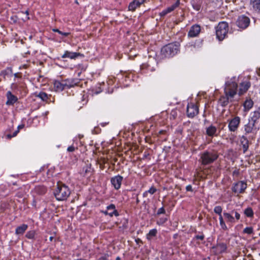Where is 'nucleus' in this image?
Wrapping results in <instances>:
<instances>
[{
  "label": "nucleus",
  "mask_w": 260,
  "mask_h": 260,
  "mask_svg": "<svg viewBox=\"0 0 260 260\" xmlns=\"http://www.w3.org/2000/svg\"><path fill=\"white\" fill-rule=\"evenodd\" d=\"M237 81L238 79L236 76L226 79L224 84V94L220 96L218 101L222 107H225L230 102H232L237 93L239 96L243 95L251 86L249 79L248 77H245L239 83V88L238 90Z\"/></svg>",
  "instance_id": "obj_1"
},
{
  "label": "nucleus",
  "mask_w": 260,
  "mask_h": 260,
  "mask_svg": "<svg viewBox=\"0 0 260 260\" xmlns=\"http://www.w3.org/2000/svg\"><path fill=\"white\" fill-rule=\"evenodd\" d=\"M70 193L71 191L69 187L62 183H58L54 191V196L58 201L67 200Z\"/></svg>",
  "instance_id": "obj_2"
},
{
  "label": "nucleus",
  "mask_w": 260,
  "mask_h": 260,
  "mask_svg": "<svg viewBox=\"0 0 260 260\" xmlns=\"http://www.w3.org/2000/svg\"><path fill=\"white\" fill-rule=\"evenodd\" d=\"M179 50L178 43H170L164 46L161 50V54L165 57H171L175 55Z\"/></svg>",
  "instance_id": "obj_3"
},
{
  "label": "nucleus",
  "mask_w": 260,
  "mask_h": 260,
  "mask_svg": "<svg viewBox=\"0 0 260 260\" xmlns=\"http://www.w3.org/2000/svg\"><path fill=\"white\" fill-rule=\"evenodd\" d=\"M218 157L217 153L213 151H205L201 154L200 159L203 165H208L213 163Z\"/></svg>",
  "instance_id": "obj_4"
},
{
  "label": "nucleus",
  "mask_w": 260,
  "mask_h": 260,
  "mask_svg": "<svg viewBox=\"0 0 260 260\" xmlns=\"http://www.w3.org/2000/svg\"><path fill=\"white\" fill-rule=\"evenodd\" d=\"M229 31V25L226 22H219L216 27V38L219 41H222L226 36Z\"/></svg>",
  "instance_id": "obj_5"
},
{
  "label": "nucleus",
  "mask_w": 260,
  "mask_h": 260,
  "mask_svg": "<svg viewBox=\"0 0 260 260\" xmlns=\"http://www.w3.org/2000/svg\"><path fill=\"white\" fill-rule=\"evenodd\" d=\"M223 214L226 219V222L230 224H233L236 223V222L238 221L241 217L240 214L237 210H232L231 211V213L224 212Z\"/></svg>",
  "instance_id": "obj_6"
},
{
  "label": "nucleus",
  "mask_w": 260,
  "mask_h": 260,
  "mask_svg": "<svg viewBox=\"0 0 260 260\" xmlns=\"http://www.w3.org/2000/svg\"><path fill=\"white\" fill-rule=\"evenodd\" d=\"M237 26L241 29L246 28L250 24V19L248 17L242 15L239 16L236 21Z\"/></svg>",
  "instance_id": "obj_7"
},
{
  "label": "nucleus",
  "mask_w": 260,
  "mask_h": 260,
  "mask_svg": "<svg viewBox=\"0 0 260 260\" xmlns=\"http://www.w3.org/2000/svg\"><path fill=\"white\" fill-rule=\"evenodd\" d=\"M187 116L193 118L199 113V106L193 103H190L187 107Z\"/></svg>",
  "instance_id": "obj_8"
},
{
  "label": "nucleus",
  "mask_w": 260,
  "mask_h": 260,
  "mask_svg": "<svg viewBox=\"0 0 260 260\" xmlns=\"http://www.w3.org/2000/svg\"><path fill=\"white\" fill-rule=\"evenodd\" d=\"M246 188V183L244 181H241L234 184L232 187V191L236 193H242Z\"/></svg>",
  "instance_id": "obj_9"
},
{
  "label": "nucleus",
  "mask_w": 260,
  "mask_h": 260,
  "mask_svg": "<svg viewBox=\"0 0 260 260\" xmlns=\"http://www.w3.org/2000/svg\"><path fill=\"white\" fill-rule=\"evenodd\" d=\"M240 118L238 116L232 119L229 121L228 125L230 131L233 132H235L239 127V124L240 123Z\"/></svg>",
  "instance_id": "obj_10"
},
{
  "label": "nucleus",
  "mask_w": 260,
  "mask_h": 260,
  "mask_svg": "<svg viewBox=\"0 0 260 260\" xmlns=\"http://www.w3.org/2000/svg\"><path fill=\"white\" fill-rule=\"evenodd\" d=\"M201 31V27L198 24L193 25L188 32V37L194 38L197 37Z\"/></svg>",
  "instance_id": "obj_11"
},
{
  "label": "nucleus",
  "mask_w": 260,
  "mask_h": 260,
  "mask_svg": "<svg viewBox=\"0 0 260 260\" xmlns=\"http://www.w3.org/2000/svg\"><path fill=\"white\" fill-rule=\"evenodd\" d=\"M123 177L120 175H117L111 179V182L116 189H118L120 188Z\"/></svg>",
  "instance_id": "obj_12"
},
{
  "label": "nucleus",
  "mask_w": 260,
  "mask_h": 260,
  "mask_svg": "<svg viewBox=\"0 0 260 260\" xmlns=\"http://www.w3.org/2000/svg\"><path fill=\"white\" fill-rule=\"evenodd\" d=\"M115 208V206L114 204H110L107 207V210L103 212L105 215H108L110 217H112L113 215L118 216L119 213Z\"/></svg>",
  "instance_id": "obj_13"
},
{
  "label": "nucleus",
  "mask_w": 260,
  "mask_h": 260,
  "mask_svg": "<svg viewBox=\"0 0 260 260\" xmlns=\"http://www.w3.org/2000/svg\"><path fill=\"white\" fill-rule=\"evenodd\" d=\"M6 96L7 99V101L6 102L7 105H13L18 100L17 96L13 94L10 91H8L7 92Z\"/></svg>",
  "instance_id": "obj_14"
},
{
  "label": "nucleus",
  "mask_w": 260,
  "mask_h": 260,
  "mask_svg": "<svg viewBox=\"0 0 260 260\" xmlns=\"http://www.w3.org/2000/svg\"><path fill=\"white\" fill-rule=\"evenodd\" d=\"M227 247L226 244L221 243L217 244L215 246L213 247L214 252L216 254H219L225 252L226 250Z\"/></svg>",
  "instance_id": "obj_15"
},
{
  "label": "nucleus",
  "mask_w": 260,
  "mask_h": 260,
  "mask_svg": "<svg viewBox=\"0 0 260 260\" xmlns=\"http://www.w3.org/2000/svg\"><path fill=\"white\" fill-rule=\"evenodd\" d=\"M240 143L241 145L242 146V148L243 149V152L245 153L246 151L248 150L249 147V142L247 140V138L244 136H242L240 138Z\"/></svg>",
  "instance_id": "obj_16"
},
{
  "label": "nucleus",
  "mask_w": 260,
  "mask_h": 260,
  "mask_svg": "<svg viewBox=\"0 0 260 260\" xmlns=\"http://www.w3.org/2000/svg\"><path fill=\"white\" fill-rule=\"evenodd\" d=\"M80 53L77 52H70L69 51H66L64 54L61 56L62 58H69L70 59H75L79 56Z\"/></svg>",
  "instance_id": "obj_17"
},
{
  "label": "nucleus",
  "mask_w": 260,
  "mask_h": 260,
  "mask_svg": "<svg viewBox=\"0 0 260 260\" xmlns=\"http://www.w3.org/2000/svg\"><path fill=\"white\" fill-rule=\"evenodd\" d=\"M66 84L63 83L62 80L61 81H55L54 82V88L56 91H61L64 89Z\"/></svg>",
  "instance_id": "obj_18"
},
{
  "label": "nucleus",
  "mask_w": 260,
  "mask_h": 260,
  "mask_svg": "<svg viewBox=\"0 0 260 260\" xmlns=\"http://www.w3.org/2000/svg\"><path fill=\"white\" fill-rule=\"evenodd\" d=\"M255 123L249 120V122L247 124L245 125L244 129L246 134H249L252 132L254 127L255 126Z\"/></svg>",
  "instance_id": "obj_19"
},
{
  "label": "nucleus",
  "mask_w": 260,
  "mask_h": 260,
  "mask_svg": "<svg viewBox=\"0 0 260 260\" xmlns=\"http://www.w3.org/2000/svg\"><path fill=\"white\" fill-rule=\"evenodd\" d=\"M28 225L26 224H22L18 226L15 230V234L17 235H22L27 230Z\"/></svg>",
  "instance_id": "obj_20"
},
{
  "label": "nucleus",
  "mask_w": 260,
  "mask_h": 260,
  "mask_svg": "<svg viewBox=\"0 0 260 260\" xmlns=\"http://www.w3.org/2000/svg\"><path fill=\"white\" fill-rule=\"evenodd\" d=\"M217 128L215 126L212 125L206 128V134L209 137H213L217 136Z\"/></svg>",
  "instance_id": "obj_21"
},
{
  "label": "nucleus",
  "mask_w": 260,
  "mask_h": 260,
  "mask_svg": "<svg viewBox=\"0 0 260 260\" xmlns=\"http://www.w3.org/2000/svg\"><path fill=\"white\" fill-rule=\"evenodd\" d=\"M34 191L38 194L42 195L46 193L47 188L43 185H38L35 187Z\"/></svg>",
  "instance_id": "obj_22"
},
{
  "label": "nucleus",
  "mask_w": 260,
  "mask_h": 260,
  "mask_svg": "<svg viewBox=\"0 0 260 260\" xmlns=\"http://www.w3.org/2000/svg\"><path fill=\"white\" fill-rule=\"evenodd\" d=\"M202 4V0H192L191 1L192 6L196 11H199L201 9Z\"/></svg>",
  "instance_id": "obj_23"
},
{
  "label": "nucleus",
  "mask_w": 260,
  "mask_h": 260,
  "mask_svg": "<svg viewBox=\"0 0 260 260\" xmlns=\"http://www.w3.org/2000/svg\"><path fill=\"white\" fill-rule=\"evenodd\" d=\"M260 118V108L253 112L252 115L250 119L256 123L257 120Z\"/></svg>",
  "instance_id": "obj_24"
},
{
  "label": "nucleus",
  "mask_w": 260,
  "mask_h": 260,
  "mask_svg": "<svg viewBox=\"0 0 260 260\" xmlns=\"http://www.w3.org/2000/svg\"><path fill=\"white\" fill-rule=\"evenodd\" d=\"M37 96L41 99L43 101L48 102V100L50 99L51 95L44 92H40Z\"/></svg>",
  "instance_id": "obj_25"
},
{
  "label": "nucleus",
  "mask_w": 260,
  "mask_h": 260,
  "mask_svg": "<svg viewBox=\"0 0 260 260\" xmlns=\"http://www.w3.org/2000/svg\"><path fill=\"white\" fill-rule=\"evenodd\" d=\"M253 105V102L251 99H247L243 104L245 111H249Z\"/></svg>",
  "instance_id": "obj_26"
},
{
  "label": "nucleus",
  "mask_w": 260,
  "mask_h": 260,
  "mask_svg": "<svg viewBox=\"0 0 260 260\" xmlns=\"http://www.w3.org/2000/svg\"><path fill=\"white\" fill-rule=\"evenodd\" d=\"M252 5L253 9L260 14V0H254Z\"/></svg>",
  "instance_id": "obj_27"
},
{
  "label": "nucleus",
  "mask_w": 260,
  "mask_h": 260,
  "mask_svg": "<svg viewBox=\"0 0 260 260\" xmlns=\"http://www.w3.org/2000/svg\"><path fill=\"white\" fill-rule=\"evenodd\" d=\"M140 5H139L138 4H137V2L135 0H134L133 2H132L129 6H128V10L129 11H134L137 8L140 7Z\"/></svg>",
  "instance_id": "obj_28"
},
{
  "label": "nucleus",
  "mask_w": 260,
  "mask_h": 260,
  "mask_svg": "<svg viewBox=\"0 0 260 260\" xmlns=\"http://www.w3.org/2000/svg\"><path fill=\"white\" fill-rule=\"evenodd\" d=\"M157 233V230L155 229L150 230L146 236L147 239L151 240L153 237H155Z\"/></svg>",
  "instance_id": "obj_29"
},
{
  "label": "nucleus",
  "mask_w": 260,
  "mask_h": 260,
  "mask_svg": "<svg viewBox=\"0 0 260 260\" xmlns=\"http://www.w3.org/2000/svg\"><path fill=\"white\" fill-rule=\"evenodd\" d=\"M244 213L248 217H253L254 214L253 211L250 207L245 209Z\"/></svg>",
  "instance_id": "obj_30"
},
{
  "label": "nucleus",
  "mask_w": 260,
  "mask_h": 260,
  "mask_svg": "<svg viewBox=\"0 0 260 260\" xmlns=\"http://www.w3.org/2000/svg\"><path fill=\"white\" fill-rule=\"evenodd\" d=\"M219 224L221 226V228L224 231H226L228 230V227L225 224V223L224 221L223 220V218L222 215H220L219 216Z\"/></svg>",
  "instance_id": "obj_31"
},
{
  "label": "nucleus",
  "mask_w": 260,
  "mask_h": 260,
  "mask_svg": "<svg viewBox=\"0 0 260 260\" xmlns=\"http://www.w3.org/2000/svg\"><path fill=\"white\" fill-rule=\"evenodd\" d=\"M36 233L35 231H29L25 235V237L29 239H34Z\"/></svg>",
  "instance_id": "obj_32"
},
{
  "label": "nucleus",
  "mask_w": 260,
  "mask_h": 260,
  "mask_svg": "<svg viewBox=\"0 0 260 260\" xmlns=\"http://www.w3.org/2000/svg\"><path fill=\"white\" fill-rule=\"evenodd\" d=\"M63 83L66 84V85L64 86V89L66 88H70L73 86V83L72 82H71L70 80L67 79L65 80H62Z\"/></svg>",
  "instance_id": "obj_33"
},
{
  "label": "nucleus",
  "mask_w": 260,
  "mask_h": 260,
  "mask_svg": "<svg viewBox=\"0 0 260 260\" xmlns=\"http://www.w3.org/2000/svg\"><path fill=\"white\" fill-rule=\"evenodd\" d=\"M222 211V208L220 206H215L214 208V212L218 214L219 216H220L221 215V213Z\"/></svg>",
  "instance_id": "obj_34"
},
{
  "label": "nucleus",
  "mask_w": 260,
  "mask_h": 260,
  "mask_svg": "<svg viewBox=\"0 0 260 260\" xmlns=\"http://www.w3.org/2000/svg\"><path fill=\"white\" fill-rule=\"evenodd\" d=\"M172 11H172V9L170 7H169L167 9L164 10L161 12L160 13V16L161 17L165 16L167 14L171 13Z\"/></svg>",
  "instance_id": "obj_35"
},
{
  "label": "nucleus",
  "mask_w": 260,
  "mask_h": 260,
  "mask_svg": "<svg viewBox=\"0 0 260 260\" xmlns=\"http://www.w3.org/2000/svg\"><path fill=\"white\" fill-rule=\"evenodd\" d=\"M211 4L214 7H219L222 4V0H212Z\"/></svg>",
  "instance_id": "obj_36"
},
{
  "label": "nucleus",
  "mask_w": 260,
  "mask_h": 260,
  "mask_svg": "<svg viewBox=\"0 0 260 260\" xmlns=\"http://www.w3.org/2000/svg\"><path fill=\"white\" fill-rule=\"evenodd\" d=\"M83 171L84 172V175H86L89 173L91 172V169L90 167V165L89 166L87 165L83 169Z\"/></svg>",
  "instance_id": "obj_37"
},
{
  "label": "nucleus",
  "mask_w": 260,
  "mask_h": 260,
  "mask_svg": "<svg viewBox=\"0 0 260 260\" xmlns=\"http://www.w3.org/2000/svg\"><path fill=\"white\" fill-rule=\"evenodd\" d=\"M244 233L251 234L253 233V228L252 227H246L243 230Z\"/></svg>",
  "instance_id": "obj_38"
},
{
  "label": "nucleus",
  "mask_w": 260,
  "mask_h": 260,
  "mask_svg": "<svg viewBox=\"0 0 260 260\" xmlns=\"http://www.w3.org/2000/svg\"><path fill=\"white\" fill-rule=\"evenodd\" d=\"M180 4V1L177 0L174 4L170 6V7L172 9V11H174L176 8L179 7Z\"/></svg>",
  "instance_id": "obj_39"
},
{
  "label": "nucleus",
  "mask_w": 260,
  "mask_h": 260,
  "mask_svg": "<svg viewBox=\"0 0 260 260\" xmlns=\"http://www.w3.org/2000/svg\"><path fill=\"white\" fill-rule=\"evenodd\" d=\"M10 73V74L12 73V69L10 68H8L6 70L2 72V74L3 75H4V76L7 75Z\"/></svg>",
  "instance_id": "obj_40"
},
{
  "label": "nucleus",
  "mask_w": 260,
  "mask_h": 260,
  "mask_svg": "<svg viewBox=\"0 0 260 260\" xmlns=\"http://www.w3.org/2000/svg\"><path fill=\"white\" fill-rule=\"evenodd\" d=\"M148 193L154 194L156 191V189L154 186H151L149 190H147Z\"/></svg>",
  "instance_id": "obj_41"
},
{
  "label": "nucleus",
  "mask_w": 260,
  "mask_h": 260,
  "mask_svg": "<svg viewBox=\"0 0 260 260\" xmlns=\"http://www.w3.org/2000/svg\"><path fill=\"white\" fill-rule=\"evenodd\" d=\"M167 221V218H160L157 221V224L158 225H162L164 223H165Z\"/></svg>",
  "instance_id": "obj_42"
},
{
  "label": "nucleus",
  "mask_w": 260,
  "mask_h": 260,
  "mask_svg": "<svg viewBox=\"0 0 260 260\" xmlns=\"http://www.w3.org/2000/svg\"><path fill=\"white\" fill-rule=\"evenodd\" d=\"M165 213H166V211H165L164 208L162 207L158 210V211L157 212V215H159L161 214H165Z\"/></svg>",
  "instance_id": "obj_43"
},
{
  "label": "nucleus",
  "mask_w": 260,
  "mask_h": 260,
  "mask_svg": "<svg viewBox=\"0 0 260 260\" xmlns=\"http://www.w3.org/2000/svg\"><path fill=\"white\" fill-rule=\"evenodd\" d=\"M204 235L202 234L201 235H197L194 237V239L203 240L204 239Z\"/></svg>",
  "instance_id": "obj_44"
},
{
  "label": "nucleus",
  "mask_w": 260,
  "mask_h": 260,
  "mask_svg": "<svg viewBox=\"0 0 260 260\" xmlns=\"http://www.w3.org/2000/svg\"><path fill=\"white\" fill-rule=\"evenodd\" d=\"M75 150V148L73 145L69 146L67 149V150L69 152H73Z\"/></svg>",
  "instance_id": "obj_45"
},
{
  "label": "nucleus",
  "mask_w": 260,
  "mask_h": 260,
  "mask_svg": "<svg viewBox=\"0 0 260 260\" xmlns=\"http://www.w3.org/2000/svg\"><path fill=\"white\" fill-rule=\"evenodd\" d=\"M239 169H235L233 172V176H237L239 175Z\"/></svg>",
  "instance_id": "obj_46"
},
{
  "label": "nucleus",
  "mask_w": 260,
  "mask_h": 260,
  "mask_svg": "<svg viewBox=\"0 0 260 260\" xmlns=\"http://www.w3.org/2000/svg\"><path fill=\"white\" fill-rule=\"evenodd\" d=\"M59 34L64 36V37H67L68 36L70 33V32H64L60 30Z\"/></svg>",
  "instance_id": "obj_47"
},
{
  "label": "nucleus",
  "mask_w": 260,
  "mask_h": 260,
  "mask_svg": "<svg viewBox=\"0 0 260 260\" xmlns=\"http://www.w3.org/2000/svg\"><path fill=\"white\" fill-rule=\"evenodd\" d=\"M186 190L187 191H192V186L191 185H188L186 187Z\"/></svg>",
  "instance_id": "obj_48"
},
{
  "label": "nucleus",
  "mask_w": 260,
  "mask_h": 260,
  "mask_svg": "<svg viewBox=\"0 0 260 260\" xmlns=\"http://www.w3.org/2000/svg\"><path fill=\"white\" fill-rule=\"evenodd\" d=\"M17 88V85L15 83H13L11 85V88L12 89H16Z\"/></svg>",
  "instance_id": "obj_49"
},
{
  "label": "nucleus",
  "mask_w": 260,
  "mask_h": 260,
  "mask_svg": "<svg viewBox=\"0 0 260 260\" xmlns=\"http://www.w3.org/2000/svg\"><path fill=\"white\" fill-rule=\"evenodd\" d=\"M18 132H19V130H17V131H16L14 132V133H13V135H12V136H13V137H15V136L17 135V134H18Z\"/></svg>",
  "instance_id": "obj_50"
},
{
  "label": "nucleus",
  "mask_w": 260,
  "mask_h": 260,
  "mask_svg": "<svg viewBox=\"0 0 260 260\" xmlns=\"http://www.w3.org/2000/svg\"><path fill=\"white\" fill-rule=\"evenodd\" d=\"M53 31L54 32H57L59 34L60 30L58 29H57V28H54L52 29Z\"/></svg>",
  "instance_id": "obj_51"
},
{
  "label": "nucleus",
  "mask_w": 260,
  "mask_h": 260,
  "mask_svg": "<svg viewBox=\"0 0 260 260\" xmlns=\"http://www.w3.org/2000/svg\"><path fill=\"white\" fill-rule=\"evenodd\" d=\"M23 127H24V125H23V124L18 125V130L19 131L20 129L23 128Z\"/></svg>",
  "instance_id": "obj_52"
},
{
  "label": "nucleus",
  "mask_w": 260,
  "mask_h": 260,
  "mask_svg": "<svg viewBox=\"0 0 260 260\" xmlns=\"http://www.w3.org/2000/svg\"><path fill=\"white\" fill-rule=\"evenodd\" d=\"M147 195H148V192H147V191H145L143 193V197H146L147 196Z\"/></svg>",
  "instance_id": "obj_53"
},
{
  "label": "nucleus",
  "mask_w": 260,
  "mask_h": 260,
  "mask_svg": "<svg viewBox=\"0 0 260 260\" xmlns=\"http://www.w3.org/2000/svg\"><path fill=\"white\" fill-rule=\"evenodd\" d=\"M6 137L9 139H10L12 137H13V136L10 135V134H8L6 136Z\"/></svg>",
  "instance_id": "obj_54"
},
{
  "label": "nucleus",
  "mask_w": 260,
  "mask_h": 260,
  "mask_svg": "<svg viewBox=\"0 0 260 260\" xmlns=\"http://www.w3.org/2000/svg\"><path fill=\"white\" fill-rule=\"evenodd\" d=\"M53 239V237H52V236H51L49 238V240H50V241H52Z\"/></svg>",
  "instance_id": "obj_55"
},
{
  "label": "nucleus",
  "mask_w": 260,
  "mask_h": 260,
  "mask_svg": "<svg viewBox=\"0 0 260 260\" xmlns=\"http://www.w3.org/2000/svg\"><path fill=\"white\" fill-rule=\"evenodd\" d=\"M14 76H15V77H16V78L18 77V74H17V73H15V74H14Z\"/></svg>",
  "instance_id": "obj_56"
},
{
  "label": "nucleus",
  "mask_w": 260,
  "mask_h": 260,
  "mask_svg": "<svg viewBox=\"0 0 260 260\" xmlns=\"http://www.w3.org/2000/svg\"><path fill=\"white\" fill-rule=\"evenodd\" d=\"M173 113H175V112L172 111V115L173 116L174 118H175V114H173Z\"/></svg>",
  "instance_id": "obj_57"
},
{
  "label": "nucleus",
  "mask_w": 260,
  "mask_h": 260,
  "mask_svg": "<svg viewBox=\"0 0 260 260\" xmlns=\"http://www.w3.org/2000/svg\"><path fill=\"white\" fill-rule=\"evenodd\" d=\"M120 257L119 256L117 257L116 258V260H120Z\"/></svg>",
  "instance_id": "obj_58"
},
{
  "label": "nucleus",
  "mask_w": 260,
  "mask_h": 260,
  "mask_svg": "<svg viewBox=\"0 0 260 260\" xmlns=\"http://www.w3.org/2000/svg\"><path fill=\"white\" fill-rule=\"evenodd\" d=\"M25 14L28 15V12L27 11H25Z\"/></svg>",
  "instance_id": "obj_59"
},
{
  "label": "nucleus",
  "mask_w": 260,
  "mask_h": 260,
  "mask_svg": "<svg viewBox=\"0 0 260 260\" xmlns=\"http://www.w3.org/2000/svg\"><path fill=\"white\" fill-rule=\"evenodd\" d=\"M136 202L137 203L139 202V200L138 199V198L137 199Z\"/></svg>",
  "instance_id": "obj_60"
}]
</instances>
